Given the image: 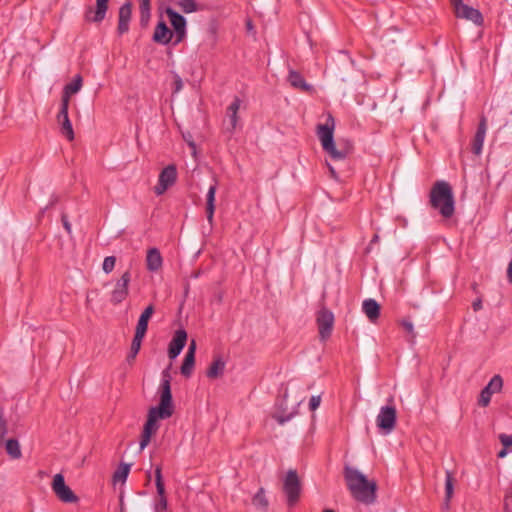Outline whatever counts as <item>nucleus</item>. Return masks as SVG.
<instances>
[{"label": "nucleus", "mask_w": 512, "mask_h": 512, "mask_svg": "<svg viewBox=\"0 0 512 512\" xmlns=\"http://www.w3.org/2000/svg\"><path fill=\"white\" fill-rule=\"evenodd\" d=\"M454 477L452 472L446 471L445 474V499L447 502L450 501L454 491Z\"/></svg>", "instance_id": "34"}, {"label": "nucleus", "mask_w": 512, "mask_h": 512, "mask_svg": "<svg viewBox=\"0 0 512 512\" xmlns=\"http://www.w3.org/2000/svg\"><path fill=\"white\" fill-rule=\"evenodd\" d=\"M184 140L187 142V144L193 149V151H195L196 149V145L194 143V141L191 139V135L189 134L188 136L184 135Z\"/></svg>", "instance_id": "49"}, {"label": "nucleus", "mask_w": 512, "mask_h": 512, "mask_svg": "<svg viewBox=\"0 0 512 512\" xmlns=\"http://www.w3.org/2000/svg\"><path fill=\"white\" fill-rule=\"evenodd\" d=\"M316 321L318 325L320 338L322 340L327 339L331 335L334 324L333 313L326 308H322L317 314Z\"/></svg>", "instance_id": "11"}, {"label": "nucleus", "mask_w": 512, "mask_h": 512, "mask_svg": "<svg viewBox=\"0 0 512 512\" xmlns=\"http://www.w3.org/2000/svg\"><path fill=\"white\" fill-rule=\"evenodd\" d=\"M162 264H163V259H162L160 251L157 248H150L147 251V256H146L147 269L151 272H156L162 267Z\"/></svg>", "instance_id": "23"}, {"label": "nucleus", "mask_w": 512, "mask_h": 512, "mask_svg": "<svg viewBox=\"0 0 512 512\" xmlns=\"http://www.w3.org/2000/svg\"><path fill=\"white\" fill-rule=\"evenodd\" d=\"M320 402H321V397L319 395L317 396H312L309 400V408L311 411H315L319 405H320Z\"/></svg>", "instance_id": "39"}, {"label": "nucleus", "mask_w": 512, "mask_h": 512, "mask_svg": "<svg viewBox=\"0 0 512 512\" xmlns=\"http://www.w3.org/2000/svg\"><path fill=\"white\" fill-rule=\"evenodd\" d=\"M69 105L65 103H61L60 110L57 115V121L60 124L61 133L68 139H74V131L72 127V123L68 116Z\"/></svg>", "instance_id": "14"}, {"label": "nucleus", "mask_w": 512, "mask_h": 512, "mask_svg": "<svg viewBox=\"0 0 512 512\" xmlns=\"http://www.w3.org/2000/svg\"><path fill=\"white\" fill-rule=\"evenodd\" d=\"M132 16V4L131 2H125L119 9V19L117 31L120 35H123L129 31V23Z\"/></svg>", "instance_id": "18"}, {"label": "nucleus", "mask_w": 512, "mask_h": 512, "mask_svg": "<svg viewBox=\"0 0 512 512\" xmlns=\"http://www.w3.org/2000/svg\"><path fill=\"white\" fill-rule=\"evenodd\" d=\"M187 342V332L184 329L175 331L172 340L168 347V356L170 359H175L183 350Z\"/></svg>", "instance_id": "15"}, {"label": "nucleus", "mask_w": 512, "mask_h": 512, "mask_svg": "<svg viewBox=\"0 0 512 512\" xmlns=\"http://www.w3.org/2000/svg\"><path fill=\"white\" fill-rule=\"evenodd\" d=\"M226 363L221 357H217L213 360L211 365L206 371V376L210 379H216L220 377L225 370Z\"/></svg>", "instance_id": "27"}, {"label": "nucleus", "mask_w": 512, "mask_h": 512, "mask_svg": "<svg viewBox=\"0 0 512 512\" xmlns=\"http://www.w3.org/2000/svg\"><path fill=\"white\" fill-rule=\"evenodd\" d=\"M108 1L109 0H96L95 9L89 8L86 12V20L94 23L102 22L108 10Z\"/></svg>", "instance_id": "17"}, {"label": "nucleus", "mask_w": 512, "mask_h": 512, "mask_svg": "<svg viewBox=\"0 0 512 512\" xmlns=\"http://www.w3.org/2000/svg\"><path fill=\"white\" fill-rule=\"evenodd\" d=\"M505 455H506V450H505V449L501 450V451L498 453V457H500V458L504 457Z\"/></svg>", "instance_id": "53"}, {"label": "nucleus", "mask_w": 512, "mask_h": 512, "mask_svg": "<svg viewBox=\"0 0 512 512\" xmlns=\"http://www.w3.org/2000/svg\"><path fill=\"white\" fill-rule=\"evenodd\" d=\"M283 491L287 497V504L294 506L300 497L301 483L296 470H289L283 483Z\"/></svg>", "instance_id": "5"}, {"label": "nucleus", "mask_w": 512, "mask_h": 512, "mask_svg": "<svg viewBox=\"0 0 512 512\" xmlns=\"http://www.w3.org/2000/svg\"><path fill=\"white\" fill-rule=\"evenodd\" d=\"M288 81L292 87L300 89L304 92H310L313 90V86L308 84L304 77L295 70H290L288 73Z\"/></svg>", "instance_id": "24"}, {"label": "nucleus", "mask_w": 512, "mask_h": 512, "mask_svg": "<svg viewBox=\"0 0 512 512\" xmlns=\"http://www.w3.org/2000/svg\"><path fill=\"white\" fill-rule=\"evenodd\" d=\"M252 503L255 507L261 510H267L268 508V500L265 496V491L263 488H260L257 493L254 495L252 499Z\"/></svg>", "instance_id": "30"}, {"label": "nucleus", "mask_w": 512, "mask_h": 512, "mask_svg": "<svg viewBox=\"0 0 512 512\" xmlns=\"http://www.w3.org/2000/svg\"><path fill=\"white\" fill-rule=\"evenodd\" d=\"M177 180V169L174 164H170L162 169L159 174L158 183L154 187V193L157 196L163 195Z\"/></svg>", "instance_id": "6"}, {"label": "nucleus", "mask_w": 512, "mask_h": 512, "mask_svg": "<svg viewBox=\"0 0 512 512\" xmlns=\"http://www.w3.org/2000/svg\"><path fill=\"white\" fill-rule=\"evenodd\" d=\"M155 482L156 489L158 494V499L156 500L154 506V512H168L167 511V498L165 496V486L162 478L161 467H156L155 469Z\"/></svg>", "instance_id": "13"}, {"label": "nucleus", "mask_w": 512, "mask_h": 512, "mask_svg": "<svg viewBox=\"0 0 512 512\" xmlns=\"http://www.w3.org/2000/svg\"><path fill=\"white\" fill-rule=\"evenodd\" d=\"M334 118L329 115L325 124H319L317 126V136L321 142L322 148L327 152L334 160H343L347 157L351 150V146L347 143L339 148L336 147L334 142Z\"/></svg>", "instance_id": "4"}, {"label": "nucleus", "mask_w": 512, "mask_h": 512, "mask_svg": "<svg viewBox=\"0 0 512 512\" xmlns=\"http://www.w3.org/2000/svg\"><path fill=\"white\" fill-rule=\"evenodd\" d=\"M473 308H474V310L480 309L481 308V301L479 300L477 302H474L473 303Z\"/></svg>", "instance_id": "51"}, {"label": "nucleus", "mask_w": 512, "mask_h": 512, "mask_svg": "<svg viewBox=\"0 0 512 512\" xmlns=\"http://www.w3.org/2000/svg\"><path fill=\"white\" fill-rule=\"evenodd\" d=\"M217 191L216 182L212 184L206 195V216L207 220L210 224L213 222L214 212H215V194Z\"/></svg>", "instance_id": "25"}, {"label": "nucleus", "mask_w": 512, "mask_h": 512, "mask_svg": "<svg viewBox=\"0 0 512 512\" xmlns=\"http://www.w3.org/2000/svg\"><path fill=\"white\" fill-rule=\"evenodd\" d=\"M247 26H248V28L252 27L250 22L247 23Z\"/></svg>", "instance_id": "55"}, {"label": "nucleus", "mask_w": 512, "mask_h": 512, "mask_svg": "<svg viewBox=\"0 0 512 512\" xmlns=\"http://www.w3.org/2000/svg\"><path fill=\"white\" fill-rule=\"evenodd\" d=\"M503 379L500 375H494L488 384L481 390L478 404L482 407H487L490 404L493 394L502 390Z\"/></svg>", "instance_id": "9"}, {"label": "nucleus", "mask_w": 512, "mask_h": 512, "mask_svg": "<svg viewBox=\"0 0 512 512\" xmlns=\"http://www.w3.org/2000/svg\"><path fill=\"white\" fill-rule=\"evenodd\" d=\"M52 490L58 499L64 503H75L78 501V497L71 488L65 484L64 476L60 473L56 474L53 478Z\"/></svg>", "instance_id": "7"}, {"label": "nucleus", "mask_w": 512, "mask_h": 512, "mask_svg": "<svg viewBox=\"0 0 512 512\" xmlns=\"http://www.w3.org/2000/svg\"><path fill=\"white\" fill-rule=\"evenodd\" d=\"M166 14L169 17L170 23L176 34L175 44H178L186 36V19L172 8H167Z\"/></svg>", "instance_id": "12"}, {"label": "nucleus", "mask_w": 512, "mask_h": 512, "mask_svg": "<svg viewBox=\"0 0 512 512\" xmlns=\"http://www.w3.org/2000/svg\"><path fill=\"white\" fill-rule=\"evenodd\" d=\"M397 412L394 406L381 407L379 414L376 418L377 426L386 434L390 433L396 425Z\"/></svg>", "instance_id": "8"}, {"label": "nucleus", "mask_w": 512, "mask_h": 512, "mask_svg": "<svg viewBox=\"0 0 512 512\" xmlns=\"http://www.w3.org/2000/svg\"><path fill=\"white\" fill-rule=\"evenodd\" d=\"M115 263H116V258L114 256L105 257L103 264H102L103 271L106 274L111 273L115 267Z\"/></svg>", "instance_id": "37"}, {"label": "nucleus", "mask_w": 512, "mask_h": 512, "mask_svg": "<svg viewBox=\"0 0 512 512\" xmlns=\"http://www.w3.org/2000/svg\"><path fill=\"white\" fill-rule=\"evenodd\" d=\"M150 2L151 0H139V11L150 12Z\"/></svg>", "instance_id": "42"}, {"label": "nucleus", "mask_w": 512, "mask_h": 512, "mask_svg": "<svg viewBox=\"0 0 512 512\" xmlns=\"http://www.w3.org/2000/svg\"><path fill=\"white\" fill-rule=\"evenodd\" d=\"M241 105V100L239 97H235L231 104L227 107L226 115L229 121L226 130L229 133H233L238 124V111Z\"/></svg>", "instance_id": "20"}, {"label": "nucleus", "mask_w": 512, "mask_h": 512, "mask_svg": "<svg viewBox=\"0 0 512 512\" xmlns=\"http://www.w3.org/2000/svg\"><path fill=\"white\" fill-rule=\"evenodd\" d=\"M8 433V422L4 416L3 411H0V444L6 439Z\"/></svg>", "instance_id": "36"}, {"label": "nucleus", "mask_w": 512, "mask_h": 512, "mask_svg": "<svg viewBox=\"0 0 512 512\" xmlns=\"http://www.w3.org/2000/svg\"><path fill=\"white\" fill-rule=\"evenodd\" d=\"M131 281L130 271H125L120 279L116 282L115 287L111 293L110 301L117 305L123 302L129 294V283Z\"/></svg>", "instance_id": "10"}, {"label": "nucleus", "mask_w": 512, "mask_h": 512, "mask_svg": "<svg viewBox=\"0 0 512 512\" xmlns=\"http://www.w3.org/2000/svg\"><path fill=\"white\" fill-rule=\"evenodd\" d=\"M487 131L486 118L483 117L477 127L476 133L472 141V152L475 155H480L482 152L485 136Z\"/></svg>", "instance_id": "19"}, {"label": "nucleus", "mask_w": 512, "mask_h": 512, "mask_svg": "<svg viewBox=\"0 0 512 512\" xmlns=\"http://www.w3.org/2000/svg\"><path fill=\"white\" fill-rule=\"evenodd\" d=\"M159 393V404L149 409L147 421L144 424L143 432L141 435L140 450H143L149 444L152 434L157 431V421L159 419L170 418L173 415L174 405L172 401L171 374L169 372V368L162 371Z\"/></svg>", "instance_id": "1"}, {"label": "nucleus", "mask_w": 512, "mask_h": 512, "mask_svg": "<svg viewBox=\"0 0 512 512\" xmlns=\"http://www.w3.org/2000/svg\"><path fill=\"white\" fill-rule=\"evenodd\" d=\"M176 4L186 14L200 10V6L195 0H178Z\"/></svg>", "instance_id": "29"}, {"label": "nucleus", "mask_w": 512, "mask_h": 512, "mask_svg": "<svg viewBox=\"0 0 512 512\" xmlns=\"http://www.w3.org/2000/svg\"><path fill=\"white\" fill-rule=\"evenodd\" d=\"M143 338L142 336L140 335H135L134 334V337H133V340H132V343H131V348H130V352L127 356V360L128 361H131L133 360L136 355L138 354V352L140 351V348H141V343L143 341Z\"/></svg>", "instance_id": "33"}, {"label": "nucleus", "mask_w": 512, "mask_h": 512, "mask_svg": "<svg viewBox=\"0 0 512 512\" xmlns=\"http://www.w3.org/2000/svg\"><path fill=\"white\" fill-rule=\"evenodd\" d=\"M291 417H292L291 415H288V416L277 415L275 418L279 424L283 425L284 423L288 422L291 419Z\"/></svg>", "instance_id": "47"}, {"label": "nucleus", "mask_w": 512, "mask_h": 512, "mask_svg": "<svg viewBox=\"0 0 512 512\" xmlns=\"http://www.w3.org/2000/svg\"><path fill=\"white\" fill-rule=\"evenodd\" d=\"M150 19V12H140V24L141 26H147Z\"/></svg>", "instance_id": "45"}, {"label": "nucleus", "mask_w": 512, "mask_h": 512, "mask_svg": "<svg viewBox=\"0 0 512 512\" xmlns=\"http://www.w3.org/2000/svg\"><path fill=\"white\" fill-rule=\"evenodd\" d=\"M402 326L403 328L410 334H412L413 337H415L414 335V327H413V323L409 320H403L402 321Z\"/></svg>", "instance_id": "44"}, {"label": "nucleus", "mask_w": 512, "mask_h": 512, "mask_svg": "<svg viewBox=\"0 0 512 512\" xmlns=\"http://www.w3.org/2000/svg\"><path fill=\"white\" fill-rule=\"evenodd\" d=\"M183 88V82H182V79L179 75H175L174 76V93H178L182 90Z\"/></svg>", "instance_id": "41"}, {"label": "nucleus", "mask_w": 512, "mask_h": 512, "mask_svg": "<svg viewBox=\"0 0 512 512\" xmlns=\"http://www.w3.org/2000/svg\"><path fill=\"white\" fill-rule=\"evenodd\" d=\"M173 36V32L168 28L166 23L161 20L158 22L154 34L153 41L162 45L170 43Z\"/></svg>", "instance_id": "21"}, {"label": "nucleus", "mask_w": 512, "mask_h": 512, "mask_svg": "<svg viewBox=\"0 0 512 512\" xmlns=\"http://www.w3.org/2000/svg\"><path fill=\"white\" fill-rule=\"evenodd\" d=\"M362 310L371 322L379 318L380 305L374 299H366L362 303Z\"/></svg>", "instance_id": "26"}, {"label": "nucleus", "mask_w": 512, "mask_h": 512, "mask_svg": "<svg viewBox=\"0 0 512 512\" xmlns=\"http://www.w3.org/2000/svg\"><path fill=\"white\" fill-rule=\"evenodd\" d=\"M4 445L7 454L12 459H20L22 457V452L20 448V444L17 439H5L2 443Z\"/></svg>", "instance_id": "28"}, {"label": "nucleus", "mask_w": 512, "mask_h": 512, "mask_svg": "<svg viewBox=\"0 0 512 512\" xmlns=\"http://www.w3.org/2000/svg\"><path fill=\"white\" fill-rule=\"evenodd\" d=\"M82 84L83 80L81 75H76L70 83L65 85L63 89L61 103H65L66 100V104L69 105L71 95L79 92L82 88Z\"/></svg>", "instance_id": "22"}, {"label": "nucleus", "mask_w": 512, "mask_h": 512, "mask_svg": "<svg viewBox=\"0 0 512 512\" xmlns=\"http://www.w3.org/2000/svg\"><path fill=\"white\" fill-rule=\"evenodd\" d=\"M378 241H379V236H378V234H375V235L373 236V238L371 239L370 244L377 243Z\"/></svg>", "instance_id": "52"}, {"label": "nucleus", "mask_w": 512, "mask_h": 512, "mask_svg": "<svg viewBox=\"0 0 512 512\" xmlns=\"http://www.w3.org/2000/svg\"><path fill=\"white\" fill-rule=\"evenodd\" d=\"M454 14L457 18L471 21L477 26H482L484 22L481 12L478 9L470 7L466 4L460 6L459 9L454 11Z\"/></svg>", "instance_id": "16"}, {"label": "nucleus", "mask_w": 512, "mask_h": 512, "mask_svg": "<svg viewBox=\"0 0 512 512\" xmlns=\"http://www.w3.org/2000/svg\"><path fill=\"white\" fill-rule=\"evenodd\" d=\"M61 221H62L63 227L66 230V232L69 235H71L72 234V226H71V223L68 220V216L65 213H63L61 215Z\"/></svg>", "instance_id": "40"}, {"label": "nucleus", "mask_w": 512, "mask_h": 512, "mask_svg": "<svg viewBox=\"0 0 512 512\" xmlns=\"http://www.w3.org/2000/svg\"><path fill=\"white\" fill-rule=\"evenodd\" d=\"M129 471H130V464H125V463L120 464L119 467L117 468V470L113 474V481L115 483L125 482L128 477Z\"/></svg>", "instance_id": "32"}, {"label": "nucleus", "mask_w": 512, "mask_h": 512, "mask_svg": "<svg viewBox=\"0 0 512 512\" xmlns=\"http://www.w3.org/2000/svg\"><path fill=\"white\" fill-rule=\"evenodd\" d=\"M450 3L453 7V10L456 11L457 9H459L460 6H463L465 5L463 3V0H450Z\"/></svg>", "instance_id": "48"}, {"label": "nucleus", "mask_w": 512, "mask_h": 512, "mask_svg": "<svg viewBox=\"0 0 512 512\" xmlns=\"http://www.w3.org/2000/svg\"><path fill=\"white\" fill-rule=\"evenodd\" d=\"M155 309L152 304L148 305L140 316L150 319L154 313Z\"/></svg>", "instance_id": "43"}, {"label": "nucleus", "mask_w": 512, "mask_h": 512, "mask_svg": "<svg viewBox=\"0 0 512 512\" xmlns=\"http://www.w3.org/2000/svg\"><path fill=\"white\" fill-rule=\"evenodd\" d=\"M195 351H196V343H195L194 340H192L190 345H189V347H188L186 355L195 356Z\"/></svg>", "instance_id": "46"}, {"label": "nucleus", "mask_w": 512, "mask_h": 512, "mask_svg": "<svg viewBox=\"0 0 512 512\" xmlns=\"http://www.w3.org/2000/svg\"><path fill=\"white\" fill-rule=\"evenodd\" d=\"M195 365V356L185 355L184 361L181 365V374L188 378L192 375Z\"/></svg>", "instance_id": "31"}, {"label": "nucleus", "mask_w": 512, "mask_h": 512, "mask_svg": "<svg viewBox=\"0 0 512 512\" xmlns=\"http://www.w3.org/2000/svg\"><path fill=\"white\" fill-rule=\"evenodd\" d=\"M429 202L443 218H451L455 212V200L452 187L446 181H436L429 194Z\"/></svg>", "instance_id": "3"}, {"label": "nucleus", "mask_w": 512, "mask_h": 512, "mask_svg": "<svg viewBox=\"0 0 512 512\" xmlns=\"http://www.w3.org/2000/svg\"><path fill=\"white\" fill-rule=\"evenodd\" d=\"M344 478L355 500L366 505L376 501L377 485L375 481H369L359 470L348 465L344 467Z\"/></svg>", "instance_id": "2"}, {"label": "nucleus", "mask_w": 512, "mask_h": 512, "mask_svg": "<svg viewBox=\"0 0 512 512\" xmlns=\"http://www.w3.org/2000/svg\"><path fill=\"white\" fill-rule=\"evenodd\" d=\"M328 168H329V171L331 173V176L336 179L337 178V174H336L335 169L330 164H328Z\"/></svg>", "instance_id": "50"}, {"label": "nucleus", "mask_w": 512, "mask_h": 512, "mask_svg": "<svg viewBox=\"0 0 512 512\" xmlns=\"http://www.w3.org/2000/svg\"><path fill=\"white\" fill-rule=\"evenodd\" d=\"M499 440L505 448L512 446V434H500Z\"/></svg>", "instance_id": "38"}, {"label": "nucleus", "mask_w": 512, "mask_h": 512, "mask_svg": "<svg viewBox=\"0 0 512 512\" xmlns=\"http://www.w3.org/2000/svg\"><path fill=\"white\" fill-rule=\"evenodd\" d=\"M323 512H335V511L332 509H325Z\"/></svg>", "instance_id": "54"}, {"label": "nucleus", "mask_w": 512, "mask_h": 512, "mask_svg": "<svg viewBox=\"0 0 512 512\" xmlns=\"http://www.w3.org/2000/svg\"><path fill=\"white\" fill-rule=\"evenodd\" d=\"M150 319L140 316L136 325L135 335L145 337Z\"/></svg>", "instance_id": "35"}]
</instances>
